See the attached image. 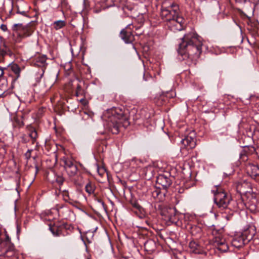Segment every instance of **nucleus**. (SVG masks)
Returning <instances> with one entry per match:
<instances>
[{"label":"nucleus","mask_w":259,"mask_h":259,"mask_svg":"<svg viewBox=\"0 0 259 259\" xmlns=\"http://www.w3.org/2000/svg\"><path fill=\"white\" fill-rule=\"evenodd\" d=\"M179 46L178 53L183 57V59L196 60L202 52L201 38L194 32L185 34L181 38Z\"/></svg>","instance_id":"f257e3e1"},{"label":"nucleus","mask_w":259,"mask_h":259,"mask_svg":"<svg viewBox=\"0 0 259 259\" xmlns=\"http://www.w3.org/2000/svg\"><path fill=\"white\" fill-rule=\"evenodd\" d=\"M106 121V126L114 134L119 133V127L122 121H125L126 117L123 112L119 108H113L108 110L104 115Z\"/></svg>","instance_id":"f03ea898"},{"label":"nucleus","mask_w":259,"mask_h":259,"mask_svg":"<svg viewBox=\"0 0 259 259\" xmlns=\"http://www.w3.org/2000/svg\"><path fill=\"white\" fill-rule=\"evenodd\" d=\"M14 37L17 42H20L22 39L30 36L33 33L34 28L32 24H15L12 27Z\"/></svg>","instance_id":"7ed1b4c3"},{"label":"nucleus","mask_w":259,"mask_h":259,"mask_svg":"<svg viewBox=\"0 0 259 259\" xmlns=\"http://www.w3.org/2000/svg\"><path fill=\"white\" fill-rule=\"evenodd\" d=\"M156 183L157 184L161 186L163 191L162 192L161 190L157 189L152 192V196L156 197L159 201H162L166 193V189L171 184V181L167 176L161 175L157 177Z\"/></svg>","instance_id":"20e7f679"},{"label":"nucleus","mask_w":259,"mask_h":259,"mask_svg":"<svg viewBox=\"0 0 259 259\" xmlns=\"http://www.w3.org/2000/svg\"><path fill=\"white\" fill-rule=\"evenodd\" d=\"M164 5H166V2H164L162 6L161 17L164 21L168 22L178 15L179 7L174 3L166 7H164Z\"/></svg>","instance_id":"39448f33"},{"label":"nucleus","mask_w":259,"mask_h":259,"mask_svg":"<svg viewBox=\"0 0 259 259\" xmlns=\"http://www.w3.org/2000/svg\"><path fill=\"white\" fill-rule=\"evenodd\" d=\"M214 193V201L217 206L222 209L227 207L230 201V197L223 190L220 188H218L215 191L212 190Z\"/></svg>","instance_id":"423d86ee"},{"label":"nucleus","mask_w":259,"mask_h":259,"mask_svg":"<svg viewBox=\"0 0 259 259\" xmlns=\"http://www.w3.org/2000/svg\"><path fill=\"white\" fill-rule=\"evenodd\" d=\"M62 160L64 164V168L69 177L74 176L78 170L77 166L73 161L70 158L64 157Z\"/></svg>","instance_id":"0eeeda50"},{"label":"nucleus","mask_w":259,"mask_h":259,"mask_svg":"<svg viewBox=\"0 0 259 259\" xmlns=\"http://www.w3.org/2000/svg\"><path fill=\"white\" fill-rule=\"evenodd\" d=\"M184 21V18L178 15L174 19L169 21L167 25L172 31H180L183 28Z\"/></svg>","instance_id":"6e6552de"},{"label":"nucleus","mask_w":259,"mask_h":259,"mask_svg":"<svg viewBox=\"0 0 259 259\" xmlns=\"http://www.w3.org/2000/svg\"><path fill=\"white\" fill-rule=\"evenodd\" d=\"M131 24L128 25L120 33L121 38L126 44L132 43L134 40V36L131 31Z\"/></svg>","instance_id":"1a4fd4ad"},{"label":"nucleus","mask_w":259,"mask_h":259,"mask_svg":"<svg viewBox=\"0 0 259 259\" xmlns=\"http://www.w3.org/2000/svg\"><path fill=\"white\" fill-rule=\"evenodd\" d=\"M214 244L218 249L222 252H226L229 249L226 240L220 236L215 238Z\"/></svg>","instance_id":"9d476101"},{"label":"nucleus","mask_w":259,"mask_h":259,"mask_svg":"<svg viewBox=\"0 0 259 259\" xmlns=\"http://www.w3.org/2000/svg\"><path fill=\"white\" fill-rule=\"evenodd\" d=\"M47 59V56L44 55H39L35 59L34 64L37 66L42 68L41 69L42 73L40 74V78L44 75L45 71L44 68L47 65V63H46Z\"/></svg>","instance_id":"9b49d317"},{"label":"nucleus","mask_w":259,"mask_h":259,"mask_svg":"<svg viewBox=\"0 0 259 259\" xmlns=\"http://www.w3.org/2000/svg\"><path fill=\"white\" fill-rule=\"evenodd\" d=\"M181 143L187 149H193L196 146V140L194 138L190 136H186L181 140Z\"/></svg>","instance_id":"f8f14e48"},{"label":"nucleus","mask_w":259,"mask_h":259,"mask_svg":"<svg viewBox=\"0 0 259 259\" xmlns=\"http://www.w3.org/2000/svg\"><path fill=\"white\" fill-rule=\"evenodd\" d=\"M58 73H55L52 76L45 79L44 87L46 88V91L49 90L52 88L56 81Z\"/></svg>","instance_id":"ddd939ff"},{"label":"nucleus","mask_w":259,"mask_h":259,"mask_svg":"<svg viewBox=\"0 0 259 259\" xmlns=\"http://www.w3.org/2000/svg\"><path fill=\"white\" fill-rule=\"evenodd\" d=\"M8 90V84L7 80L5 77L0 79V96L4 95Z\"/></svg>","instance_id":"4468645a"},{"label":"nucleus","mask_w":259,"mask_h":259,"mask_svg":"<svg viewBox=\"0 0 259 259\" xmlns=\"http://www.w3.org/2000/svg\"><path fill=\"white\" fill-rule=\"evenodd\" d=\"M247 170L252 177L255 178L259 176V167L255 165L249 164L247 167Z\"/></svg>","instance_id":"2eb2a0df"},{"label":"nucleus","mask_w":259,"mask_h":259,"mask_svg":"<svg viewBox=\"0 0 259 259\" xmlns=\"http://www.w3.org/2000/svg\"><path fill=\"white\" fill-rule=\"evenodd\" d=\"M165 216L170 222L174 223L177 222V219L176 217V210L174 208H169Z\"/></svg>","instance_id":"dca6fc26"},{"label":"nucleus","mask_w":259,"mask_h":259,"mask_svg":"<svg viewBox=\"0 0 259 259\" xmlns=\"http://www.w3.org/2000/svg\"><path fill=\"white\" fill-rule=\"evenodd\" d=\"M66 25V22L64 20H58L54 22L52 24L53 28L56 30L62 28Z\"/></svg>","instance_id":"f3484780"},{"label":"nucleus","mask_w":259,"mask_h":259,"mask_svg":"<svg viewBox=\"0 0 259 259\" xmlns=\"http://www.w3.org/2000/svg\"><path fill=\"white\" fill-rule=\"evenodd\" d=\"M69 209L67 207H60L58 209V212L60 216L64 219L67 218V213L69 212Z\"/></svg>","instance_id":"a211bd4d"},{"label":"nucleus","mask_w":259,"mask_h":259,"mask_svg":"<svg viewBox=\"0 0 259 259\" xmlns=\"http://www.w3.org/2000/svg\"><path fill=\"white\" fill-rule=\"evenodd\" d=\"M85 191L89 195L93 194L95 190V185L93 183L90 182L85 185Z\"/></svg>","instance_id":"6ab92c4d"},{"label":"nucleus","mask_w":259,"mask_h":259,"mask_svg":"<svg viewBox=\"0 0 259 259\" xmlns=\"http://www.w3.org/2000/svg\"><path fill=\"white\" fill-rule=\"evenodd\" d=\"M246 187H247V190H242V193H244L245 194H251L252 192L251 184L246 182H244L241 185V187L243 189Z\"/></svg>","instance_id":"aec40b11"},{"label":"nucleus","mask_w":259,"mask_h":259,"mask_svg":"<svg viewBox=\"0 0 259 259\" xmlns=\"http://www.w3.org/2000/svg\"><path fill=\"white\" fill-rule=\"evenodd\" d=\"M12 54V53L9 49L8 47L6 46V45H4V47L1 48L0 47V56H4L6 55H9L11 56Z\"/></svg>","instance_id":"412c9836"},{"label":"nucleus","mask_w":259,"mask_h":259,"mask_svg":"<svg viewBox=\"0 0 259 259\" xmlns=\"http://www.w3.org/2000/svg\"><path fill=\"white\" fill-rule=\"evenodd\" d=\"M11 68L13 72L17 75L18 77L20 76L21 69L17 64H13L11 66Z\"/></svg>","instance_id":"4be33fe9"},{"label":"nucleus","mask_w":259,"mask_h":259,"mask_svg":"<svg viewBox=\"0 0 259 259\" xmlns=\"http://www.w3.org/2000/svg\"><path fill=\"white\" fill-rule=\"evenodd\" d=\"M6 144L0 139V157H3L6 153Z\"/></svg>","instance_id":"5701e85b"},{"label":"nucleus","mask_w":259,"mask_h":259,"mask_svg":"<svg viewBox=\"0 0 259 259\" xmlns=\"http://www.w3.org/2000/svg\"><path fill=\"white\" fill-rule=\"evenodd\" d=\"M29 136L32 139L33 141H35L37 137V133L34 128H30Z\"/></svg>","instance_id":"b1692460"},{"label":"nucleus","mask_w":259,"mask_h":259,"mask_svg":"<svg viewBox=\"0 0 259 259\" xmlns=\"http://www.w3.org/2000/svg\"><path fill=\"white\" fill-rule=\"evenodd\" d=\"M49 229L54 236H59L60 235V231L56 227L50 226Z\"/></svg>","instance_id":"393cba45"},{"label":"nucleus","mask_w":259,"mask_h":259,"mask_svg":"<svg viewBox=\"0 0 259 259\" xmlns=\"http://www.w3.org/2000/svg\"><path fill=\"white\" fill-rule=\"evenodd\" d=\"M232 243L236 247H240L244 244L243 240L241 238H239L238 240L237 239H234L233 240Z\"/></svg>","instance_id":"a878e982"},{"label":"nucleus","mask_w":259,"mask_h":259,"mask_svg":"<svg viewBox=\"0 0 259 259\" xmlns=\"http://www.w3.org/2000/svg\"><path fill=\"white\" fill-rule=\"evenodd\" d=\"M81 91V88L80 85H77L76 88V95L78 96L79 94H80Z\"/></svg>","instance_id":"bb28decb"},{"label":"nucleus","mask_w":259,"mask_h":259,"mask_svg":"<svg viewBox=\"0 0 259 259\" xmlns=\"http://www.w3.org/2000/svg\"><path fill=\"white\" fill-rule=\"evenodd\" d=\"M197 244L194 242H191L190 243V247L191 248H194V251H195L196 252V251L195 250V249L196 248V246H197Z\"/></svg>","instance_id":"cd10ccee"},{"label":"nucleus","mask_w":259,"mask_h":259,"mask_svg":"<svg viewBox=\"0 0 259 259\" xmlns=\"http://www.w3.org/2000/svg\"><path fill=\"white\" fill-rule=\"evenodd\" d=\"M17 13L18 14H20L21 15H22L23 16H27V12L25 11H20L19 9H18V10H17Z\"/></svg>","instance_id":"c85d7f7f"},{"label":"nucleus","mask_w":259,"mask_h":259,"mask_svg":"<svg viewBox=\"0 0 259 259\" xmlns=\"http://www.w3.org/2000/svg\"><path fill=\"white\" fill-rule=\"evenodd\" d=\"M1 28L4 31H6L7 30V26L5 24H2L1 26Z\"/></svg>","instance_id":"c756f323"},{"label":"nucleus","mask_w":259,"mask_h":259,"mask_svg":"<svg viewBox=\"0 0 259 259\" xmlns=\"http://www.w3.org/2000/svg\"><path fill=\"white\" fill-rule=\"evenodd\" d=\"M4 72L3 69L2 68L0 67V79H1V78H2V77H5L4 76Z\"/></svg>","instance_id":"7c9ffc66"},{"label":"nucleus","mask_w":259,"mask_h":259,"mask_svg":"<svg viewBox=\"0 0 259 259\" xmlns=\"http://www.w3.org/2000/svg\"><path fill=\"white\" fill-rule=\"evenodd\" d=\"M57 181L59 183V184H62L63 182V180L62 179V177H60V178H58L57 179Z\"/></svg>","instance_id":"2f4dec72"},{"label":"nucleus","mask_w":259,"mask_h":259,"mask_svg":"<svg viewBox=\"0 0 259 259\" xmlns=\"http://www.w3.org/2000/svg\"><path fill=\"white\" fill-rule=\"evenodd\" d=\"M18 124L19 127H21L24 125V123L23 121H19Z\"/></svg>","instance_id":"473e14b6"},{"label":"nucleus","mask_w":259,"mask_h":259,"mask_svg":"<svg viewBox=\"0 0 259 259\" xmlns=\"http://www.w3.org/2000/svg\"><path fill=\"white\" fill-rule=\"evenodd\" d=\"M98 173H99V175H101V176L102 174H101V173H100V172H99V169H98Z\"/></svg>","instance_id":"72a5a7b5"},{"label":"nucleus","mask_w":259,"mask_h":259,"mask_svg":"<svg viewBox=\"0 0 259 259\" xmlns=\"http://www.w3.org/2000/svg\"><path fill=\"white\" fill-rule=\"evenodd\" d=\"M168 96H169V97H172V95H171V96H169V95H168Z\"/></svg>","instance_id":"f704fd0d"}]
</instances>
